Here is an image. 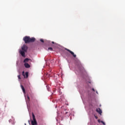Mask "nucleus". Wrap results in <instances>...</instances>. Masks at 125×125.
I'll return each instance as SVG.
<instances>
[{"mask_svg":"<svg viewBox=\"0 0 125 125\" xmlns=\"http://www.w3.org/2000/svg\"><path fill=\"white\" fill-rule=\"evenodd\" d=\"M23 40L25 43H29L30 42H34L36 41V38H34V37L30 38V36H25V37H23Z\"/></svg>","mask_w":125,"mask_h":125,"instance_id":"1","label":"nucleus"},{"mask_svg":"<svg viewBox=\"0 0 125 125\" xmlns=\"http://www.w3.org/2000/svg\"><path fill=\"white\" fill-rule=\"evenodd\" d=\"M78 69L79 71L81 72H83L84 70V68L82 66L81 63L79 62V65H78Z\"/></svg>","mask_w":125,"mask_h":125,"instance_id":"2","label":"nucleus"},{"mask_svg":"<svg viewBox=\"0 0 125 125\" xmlns=\"http://www.w3.org/2000/svg\"><path fill=\"white\" fill-rule=\"evenodd\" d=\"M33 121L31 122L32 125H38V123L36 121V120L35 119V116L34 115V114H33Z\"/></svg>","mask_w":125,"mask_h":125,"instance_id":"3","label":"nucleus"},{"mask_svg":"<svg viewBox=\"0 0 125 125\" xmlns=\"http://www.w3.org/2000/svg\"><path fill=\"white\" fill-rule=\"evenodd\" d=\"M21 49L22 51L26 52L28 49V47L27 46H26V45H23V46H22V47H21Z\"/></svg>","mask_w":125,"mask_h":125,"instance_id":"4","label":"nucleus"},{"mask_svg":"<svg viewBox=\"0 0 125 125\" xmlns=\"http://www.w3.org/2000/svg\"><path fill=\"white\" fill-rule=\"evenodd\" d=\"M66 50H67V51H68L72 55H73V56L74 58L76 57V55L74 54V52H73L72 51H70V50H69V49H65Z\"/></svg>","mask_w":125,"mask_h":125,"instance_id":"5","label":"nucleus"},{"mask_svg":"<svg viewBox=\"0 0 125 125\" xmlns=\"http://www.w3.org/2000/svg\"><path fill=\"white\" fill-rule=\"evenodd\" d=\"M25 52H24L23 51H21V50H20V53L21 55V56L23 57H25Z\"/></svg>","mask_w":125,"mask_h":125,"instance_id":"6","label":"nucleus"},{"mask_svg":"<svg viewBox=\"0 0 125 125\" xmlns=\"http://www.w3.org/2000/svg\"><path fill=\"white\" fill-rule=\"evenodd\" d=\"M96 111H97V112H98L99 114H101V115L102 113V110H101L100 108L97 109H96Z\"/></svg>","mask_w":125,"mask_h":125,"instance_id":"7","label":"nucleus"},{"mask_svg":"<svg viewBox=\"0 0 125 125\" xmlns=\"http://www.w3.org/2000/svg\"><path fill=\"white\" fill-rule=\"evenodd\" d=\"M24 66L27 68H29L30 67V65L29 64H28L27 63H24Z\"/></svg>","mask_w":125,"mask_h":125,"instance_id":"8","label":"nucleus"},{"mask_svg":"<svg viewBox=\"0 0 125 125\" xmlns=\"http://www.w3.org/2000/svg\"><path fill=\"white\" fill-rule=\"evenodd\" d=\"M29 61H31V60L28 59V58H26V59H25L24 60L23 62H24V63H26V62H28Z\"/></svg>","mask_w":125,"mask_h":125,"instance_id":"9","label":"nucleus"},{"mask_svg":"<svg viewBox=\"0 0 125 125\" xmlns=\"http://www.w3.org/2000/svg\"><path fill=\"white\" fill-rule=\"evenodd\" d=\"M21 89L24 94H25V90L22 85H21Z\"/></svg>","mask_w":125,"mask_h":125,"instance_id":"10","label":"nucleus"},{"mask_svg":"<svg viewBox=\"0 0 125 125\" xmlns=\"http://www.w3.org/2000/svg\"><path fill=\"white\" fill-rule=\"evenodd\" d=\"M25 76L26 77V78H27L28 77V72H26L25 73Z\"/></svg>","mask_w":125,"mask_h":125,"instance_id":"11","label":"nucleus"},{"mask_svg":"<svg viewBox=\"0 0 125 125\" xmlns=\"http://www.w3.org/2000/svg\"><path fill=\"white\" fill-rule=\"evenodd\" d=\"M48 50L52 51L53 49L52 48H51V47H50L49 48H48Z\"/></svg>","mask_w":125,"mask_h":125,"instance_id":"12","label":"nucleus"},{"mask_svg":"<svg viewBox=\"0 0 125 125\" xmlns=\"http://www.w3.org/2000/svg\"><path fill=\"white\" fill-rule=\"evenodd\" d=\"M22 75L24 77V78H25V73H24V72H22Z\"/></svg>","mask_w":125,"mask_h":125,"instance_id":"13","label":"nucleus"},{"mask_svg":"<svg viewBox=\"0 0 125 125\" xmlns=\"http://www.w3.org/2000/svg\"><path fill=\"white\" fill-rule=\"evenodd\" d=\"M101 123H102L103 124V125H105V124L104 122L103 121H101Z\"/></svg>","mask_w":125,"mask_h":125,"instance_id":"14","label":"nucleus"},{"mask_svg":"<svg viewBox=\"0 0 125 125\" xmlns=\"http://www.w3.org/2000/svg\"><path fill=\"white\" fill-rule=\"evenodd\" d=\"M40 41L42 42H44V40H43L42 39H41Z\"/></svg>","mask_w":125,"mask_h":125,"instance_id":"15","label":"nucleus"},{"mask_svg":"<svg viewBox=\"0 0 125 125\" xmlns=\"http://www.w3.org/2000/svg\"><path fill=\"white\" fill-rule=\"evenodd\" d=\"M18 78H19V79H21V76H20V75H19V76H18Z\"/></svg>","mask_w":125,"mask_h":125,"instance_id":"16","label":"nucleus"},{"mask_svg":"<svg viewBox=\"0 0 125 125\" xmlns=\"http://www.w3.org/2000/svg\"><path fill=\"white\" fill-rule=\"evenodd\" d=\"M95 118L96 119H98V117L96 116H95Z\"/></svg>","mask_w":125,"mask_h":125,"instance_id":"17","label":"nucleus"},{"mask_svg":"<svg viewBox=\"0 0 125 125\" xmlns=\"http://www.w3.org/2000/svg\"><path fill=\"white\" fill-rule=\"evenodd\" d=\"M52 43L53 44H56V43H55V42H54L53 41L52 42Z\"/></svg>","mask_w":125,"mask_h":125,"instance_id":"18","label":"nucleus"},{"mask_svg":"<svg viewBox=\"0 0 125 125\" xmlns=\"http://www.w3.org/2000/svg\"><path fill=\"white\" fill-rule=\"evenodd\" d=\"M92 90L95 91V89L94 88H92Z\"/></svg>","mask_w":125,"mask_h":125,"instance_id":"19","label":"nucleus"},{"mask_svg":"<svg viewBox=\"0 0 125 125\" xmlns=\"http://www.w3.org/2000/svg\"><path fill=\"white\" fill-rule=\"evenodd\" d=\"M98 122H99V123H100V120H98Z\"/></svg>","mask_w":125,"mask_h":125,"instance_id":"20","label":"nucleus"},{"mask_svg":"<svg viewBox=\"0 0 125 125\" xmlns=\"http://www.w3.org/2000/svg\"><path fill=\"white\" fill-rule=\"evenodd\" d=\"M11 120H9V122L10 123V122H11Z\"/></svg>","mask_w":125,"mask_h":125,"instance_id":"21","label":"nucleus"},{"mask_svg":"<svg viewBox=\"0 0 125 125\" xmlns=\"http://www.w3.org/2000/svg\"><path fill=\"white\" fill-rule=\"evenodd\" d=\"M96 93H97V94H98V91H96Z\"/></svg>","mask_w":125,"mask_h":125,"instance_id":"22","label":"nucleus"},{"mask_svg":"<svg viewBox=\"0 0 125 125\" xmlns=\"http://www.w3.org/2000/svg\"><path fill=\"white\" fill-rule=\"evenodd\" d=\"M28 99H29V97H28Z\"/></svg>","mask_w":125,"mask_h":125,"instance_id":"23","label":"nucleus"},{"mask_svg":"<svg viewBox=\"0 0 125 125\" xmlns=\"http://www.w3.org/2000/svg\"><path fill=\"white\" fill-rule=\"evenodd\" d=\"M67 113H68V112H66V113H65V114H66Z\"/></svg>","mask_w":125,"mask_h":125,"instance_id":"24","label":"nucleus"},{"mask_svg":"<svg viewBox=\"0 0 125 125\" xmlns=\"http://www.w3.org/2000/svg\"><path fill=\"white\" fill-rule=\"evenodd\" d=\"M25 125H26V124H25Z\"/></svg>","mask_w":125,"mask_h":125,"instance_id":"25","label":"nucleus"}]
</instances>
